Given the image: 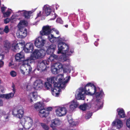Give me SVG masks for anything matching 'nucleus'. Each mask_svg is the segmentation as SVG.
<instances>
[{"label":"nucleus","instance_id":"1","mask_svg":"<svg viewBox=\"0 0 130 130\" xmlns=\"http://www.w3.org/2000/svg\"><path fill=\"white\" fill-rule=\"evenodd\" d=\"M85 92L87 94L92 95L95 94L96 99V101L99 102L102 97L104 96V93L102 89L100 92H96V88L94 85L91 83H89L85 86Z\"/></svg>","mask_w":130,"mask_h":130},{"label":"nucleus","instance_id":"2","mask_svg":"<svg viewBox=\"0 0 130 130\" xmlns=\"http://www.w3.org/2000/svg\"><path fill=\"white\" fill-rule=\"evenodd\" d=\"M58 54L62 53L66 55L71 56L74 52V48H71L69 50V47L68 45L62 42H59L58 45Z\"/></svg>","mask_w":130,"mask_h":130},{"label":"nucleus","instance_id":"3","mask_svg":"<svg viewBox=\"0 0 130 130\" xmlns=\"http://www.w3.org/2000/svg\"><path fill=\"white\" fill-rule=\"evenodd\" d=\"M33 57L31 56L25 60H23V64L21 67V72L24 75L29 74L32 71V68L28 64L29 62L30 63L31 61L34 60Z\"/></svg>","mask_w":130,"mask_h":130},{"label":"nucleus","instance_id":"4","mask_svg":"<svg viewBox=\"0 0 130 130\" xmlns=\"http://www.w3.org/2000/svg\"><path fill=\"white\" fill-rule=\"evenodd\" d=\"M4 49L8 51L11 48V50L14 52H18L20 48H22L23 43L22 42L11 44L10 42L8 40H5L3 42Z\"/></svg>","mask_w":130,"mask_h":130},{"label":"nucleus","instance_id":"5","mask_svg":"<svg viewBox=\"0 0 130 130\" xmlns=\"http://www.w3.org/2000/svg\"><path fill=\"white\" fill-rule=\"evenodd\" d=\"M35 107L36 109L39 111V115L41 118L46 117L49 114V111H52V108L50 107L46 109L44 108L43 104L40 102L37 103L35 105Z\"/></svg>","mask_w":130,"mask_h":130},{"label":"nucleus","instance_id":"6","mask_svg":"<svg viewBox=\"0 0 130 130\" xmlns=\"http://www.w3.org/2000/svg\"><path fill=\"white\" fill-rule=\"evenodd\" d=\"M56 79V77H52L47 78V81L45 82L44 86L46 89L50 90L52 88V84L54 83L55 80Z\"/></svg>","mask_w":130,"mask_h":130},{"label":"nucleus","instance_id":"7","mask_svg":"<svg viewBox=\"0 0 130 130\" xmlns=\"http://www.w3.org/2000/svg\"><path fill=\"white\" fill-rule=\"evenodd\" d=\"M45 42V40L43 39L42 36L39 37L35 40L34 44L37 48H41L44 46Z\"/></svg>","mask_w":130,"mask_h":130},{"label":"nucleus","instance_id":"8","mask_svg":"<svg viewBox=\"0 0 130 130\" xmlns=\"http://www.w3.org/2000/svg\"><path fill=\"white\" fill-rule=\"evenodd\" d=\"M47 62V61L45 60L39 61L38 63L37 70L42 72L47 70L46 65L48 64Z\"/></svg>","mask_w":130,"mask_h":130},{"label":"nucleus","instance_id":"9","mask_svg":"<svg viewBox=\"0 0 130 130\" xmlns=\"http://www.w3.org/2000/svg\"><path fill=\"white\" fill-rule=\"evenodd\" d=\"M24 113V110L22 107L18 110L13 109L12 111V115L20 119H21L23 117Z\"/></svg>","mask_w":130,"mask_h":130},{"label":"nucleus","instance_id":"10","mask_svg":"<svg viewBox=\"0 0 130 130\" xmlns=\"http://www.w3.org/2000/svg\"><path fill=\"white\" fill-rule=\"evenodd\" d=\"M55 112L57 116L61 117L66 114L67 110L64 107H59L56 109Z\"/></svg>","mask_w":130,"mask_h":130},{"label":"nucleus","instance_id":"11","mask_svg":"<svg viewBox=\"0 0 130 130\" xmlns=\"http://www.w3.org/2000/svg\"><path fill=\"white\" fill-rule=\"evenodd\" d=\"M51 31V29L49 26H43L42 28V30L40 31V34L41 35H47L50 34Z\"/></svg>","mask_w":130,"mask_h":130},{"label":"nucleus","instance_id":"12","mask_svg":"<svg viewBox=\"0 0 130 130\" xmlns=\"http://www.w3.org/2000/svg\"><path fill=\"white\" fill-rule=\"evenodd\" d=\"M19 32L18 36V37L20 38H24L26 37L27 35V29L25 27L19 28Z\"/></svg>","mask_w":130,"mask_h":130},{"label":"nucleus","instance_id":"13","mask_svg":"<svg viewBox=\"0 0 130 130\" xmlns=\"http://www.w3.org/2000/svg\"><path fill=\"white\" fill-rule=\"evenodd\" d=\"M24 49L26 53H32L34 50L33 44L31 43H27L24 47Z\"/></svg>","mask_w":130,"mask_h":130},{"label":"nucleus","instance_id":"14","mask_svg":"<svg viewBox=\"0 0 130 130\" xmlns=\"http://www.w3.org/2000/svg\"><path fill=\"white\" fill-rule=\"evenodd\" d=\"M43 85L42 81L40 79H37L34 83V88L35 90L40 89L42 88Z\"/></svg>","mask_w":130,"mask_h":130},{"label":"nucleus","instance_id":"15","mask_svg":"<svg viewBox=\"0 0 130 130\" xmlns=\"http://www.w3.org/2000/svg\"><path fill=\"white\" fill-rule=\"evenodd\" d=\"M16 61L18 62H20L23 61L24 58V54L22 52H20L19 53H17L15 56Z\"/></svg>","mask_w":130,"mask_h":130},{"label":"nucleus","instance_id":"16","mask_svg":"<svg viewBox=\"0 0 130 130\" xmlns=\"http://www.w3.org/2000/svg\"><path fill=\"white\" fill-rule=\"evenodd\" d=\"M56 46L55 44H52L48 46L47 50L46 52L48 54H54V53L56 49Z\"/></svg>","mask_w":130,"mask_h":130},{"label":"nucleus","instance_id":"17","mask_svg":"<svg viewBox=\"0 0 130 130\" xmlns=\"http://www.w3.org/2000/svg\"><path fill=\"white\" fill-rule=\"evenodd\" d=\"M70 76H68L66 78V80L63 82L62 79L60 78V83L59 86L60 87V88H64L66 86V84L70 80Z\"/></svg>","mask_w":130,"mask_h":130},{"label":"nucleus","instance_id":"18","mask_svg":"<svg viewBox=\"0 0 130 130\" xmlns=\"http://www.w3.org/2000/svg\"><path fill=\"white\" fill-rule=\"evenodd\" d=\"M52 123L51 125V127L53 128L54 130H56L57 129L55 127L59 125L60 124V121L58 119H55L52 120Z\"/></svg>","mask_w":130,"mask_h":130},{"label":"nucleus","instance_id":"19","mask_svg":"<svg viewBox=\"0 0 130 130\" xmlns=\"http://www.w3.org/2000/svg\"><path fill=\"white\" fill-rule=\"evenodd\" d=\"M51 89L52 94L55 96H58L61 91L60 89L58 88V87L57 88L54 87L53 88L52 87Z\"/></svg>","mask_w":130,"mask_h":130},{"label":"nucleus","instance_id":"20","mask_svg":"<svg viewBox=\"0 0 130 130\" xmlns=\"http://www.w3.org/2000/svg\"><path fill=\"white\" fill-rule=\"evenodd\" d=\"M117 111L120 118H124L125 117V114L124 110L122 108H118Z\"/></svg>","mask_w":130,"mask_h":130},{"label":"nucleus","instance_id":"21","mask_svg":"<svg viewBox=\"0 0 130 130\" xmlns=\"http://www.w3.org/2000/svg\"><path fill=\"white\" fill-rule=\"evenodd\" d=\"M78 105V103L76 102L73 100L71 102L70 108L71 110H73L77 108Z\"/></svg>","mask_w":130,"mask_h":130},{"label":"nucleus","instance_id":"22","mask_svg":"<svg viewBox=\"0 0 130 130\" xmlns=\"http://www.w3.org/2000/svg\"><path fill=\"white\" fill-rule=\"evenodd\" d=\"M59 38V36L58 37H54L53 35L51 34L50 36H48V38L50 41L52 43L56 42L57 40Z\"/></svg>","mask_w":130,"mask_h":130},{"label":"nucleus","instance_id":"23","mask_svg":"<svg viewBox=\"0 0 130 130\" xmlns=\"http://www.w3.org/2000/svg\"><path fill=\"white\" fill-rule=\"evenodd\" d=\"M44 10L46 14L45 16H47L49 15L51 12V9L49 7L45 6L44 7Z\"/></svg>","mask_w":130,"mask_h":130},{"label":"nucleus","instance_id":"24","mask_svg":"<svg viewBox=\"0 0 130 130\" xmlns=\"http://www.w3.org/2000/svg\"><path fill=\"white\" fill-rule=\"evenodd\" d=\"M27 22L25 20H21L18 25L19 28L22 27H25L24 26H26L27 25Z\"/></svg>","mask_w":130,"mask_h":130},{"label":"nucleus","instance_id":"25","mask_svg":"<svg viewBox=\"0 0 130 130\" xmlns=\"http://www.w3.org/2000/svg\"><path fill=\"white\" fill-rule=\"evenodd\" d=\"M51 71L52 73L55 74H58L59 71L54 64L51 67Z\"/></svg>","mask_w":130,"mask_h":130},{"label":"nucleus","instance_id":"26","mask_svg":"<svg viewBox=\"0 0 130 130\" xmlns=\"http://www.w3.org/2000/svg\"><path fill=\"white\" fill-rule=\"evenodd\" d=\"M32 13V12L30 11H25L23 13V16L26 19L29 18L31 14Z\"/></svg>","mask_w":130,"mask_h":130},{"label":"nucleus","instance_id":"27","mask_svg":"<svg viewBox=\"0 0 130 130\" xmlns=\"http://www.w3.org/2000/svg\"><path fill=\"white\" fill-rule=\"evenodd\" d=\"M39 55L40 58H43L45 55L46 52L43 49L39 50Z\"/></svg>","mask_w":130,"mask_h":130},{"label":"nucleus","instance_id":"28","mask_svg":"<svg viewBox=\"0 0 130 130\" xmlns=\"http://www.w3.org/2000/svg\"><path fill=\"white\" fill-rule=\"evenodd\" d=\"M50 55L48 59L51 61H53L54 60H57L58 58V56L54 54H50Z\"/></svg>","mask_w":130,"mask_h":130},{"label":"nucleus","instance_id":"29","mask_svg":"<svg viewBox=\"0 0 130 130\" xmlns=\"http://www.w3.org/2000/svg\"><path fill=\"white\" fill-rule=\"evenodd\" d=\"M39 50H35L32 53L33 57L37 59L40 58L39 55Z\"/></svg>","mask_w":130,"mask_h":130},{"label":"nucleus","instance_id":"30","mask_svg":"<svg viewBox=\"0 0 130 130\" xmlns=\"http://www.w3.org/2000/svg\"><path fill=\"white\" fill-rule=\"evenodd\" d=\"M88 106L87 104L86 103H84L82 105H80L79 107V108L82 110L85 111L86 110Z\"/></svg>","mask_w":130,"mask_h":130},{"label":"nucleus","instance_id":"31","mask_svg":"<svg viewBox=\"0 0 130 130\" xmlns=\"http://www.w3.org/2000/svg\"><path fill=\"white\" fill-rule=\"evenodd\" d=\"M54 64L57 68L59 71L60 69H62L63 68V66L60 62H56L54 63Z\"/></svg>","mask_w":130,"mask_h":130},{"label":"nucleus","instance_id":"32","mask_svg":"<svg viewBox=\"0 0 130 130\" xmlns=\"http://www.w3.org/2000/svg\"><path fill=\"white\" fill-rule=\"evenodd\" d=\"M85 94L84 93L83 94L82 92H79L77 94V96L78 98V99L79 100H84Z\"/></svg>","mask_w":130,"mask_h":130},{"label":"nucleus","instance_id":"33","mask_svg":"<svg viewBox=\"0 0 130 130\" xmlns=\"http://www.w3.org/2000/svg\"><path fill=\"white\" fill-rule=\"evenodd\" d=\"M14 93H10L8 94H6L5 99L8 100L11 99L14 96Z\"/></svg>","mask_w":130,"mask_h":130},{"label":"nucleus","instance_id":"34","mask_svg":"<svg viewBox=\"0 0 130 130\" xmlns=\"http://www.w3.org/2000/svg\"><path fill=\"white\" fill-rule=\"evenodd\" d=\"M117 126L120 128L121 127L123 126L122 122L119 119L117 120Z\"/></svg>","mask_w":130,"mask_h":130},{"label":"nucleus","instance_id":"35","mask_svg":"<svg viewBox=\"0 0 130 130\" xmlns=\"http://www.w3.org/2000/svg\"><path fill=\"white\" fill-rule=\"evenodd\" d=\"M56 79H57L56 78V80H55L54 83H52L54 84V87L56 88H57V87H58V88H60V87L59 86L60 83L59 78V79L58 82H55V81L56 80Z\"/></svg>","mask_w":130,"mask_h":130},{"label":"nucleus","instance_id":"36","mask_svg":"<svg viewBox=\"0 0 130 130\" xmlns=\"http://www.w3.org/2000/svg\"><path fill=\"white\" fill-rule=\"evenodd\" d=\"M32 96L33 98V100L35 101L37 100L38 98V93L36 92H34L32 93Z\"/></svg>","mask_w":130,"mask_h":130},{"label":"nucleus","instance_id":"37","mask_svg":"<svg viewBox=\"0 0 130 130\" xmlns=\"http://www.w3.org/2000/svg\"><path fill=\"white\" fill-rule=\"evenodd\" d=\"M41 125L43 129L45 130H48L49 127L46 124L43 123H41Z\"/></svg>","mask_w":130,"mask_h":130},{"label":"nucleus","instance_id":"38","mask_svg":"<svg viewBox=\"0 0 130 130\" xmlns=\"http://www.w3.org/2000/svg\"><path fill=\"white\" fill-rule=\"evenodd\" d=\"M126 125L127 127L130 129V118L128 119L126 122Z\"/></svg>","mask_w":130,"mask_h":130},{"label":"nucleus","instance_id":"39","mask_svg":"<svg viewBox=\"0 0 130 130\" xmlns=\"http://www.w3.org/2000/svg\"><path fill=\"white\" fill-rule=\"evenodd\" d=\"M92 115V113L91 112H88L86 115L85 118L86 119H89Z\"/></svg>","mask_w":130,"mask_h":130},{"label":"nucleus","instance_id":"40","mask_svg":"<svg viewBox=\"0 0 130 130\" xmlns=\"http://www.w3.org/2000/svg\"><path fill=\"white\" fill-rule=\"evenodd\" d=\"M10 12L8 11L4 13L3 14L4 17H9L10 15Z\"/></svg>","mask_w":130,"mask_h":130},{"label":"nucleus","instance_id":"41","mask_svg":"<svg viewBox=\"0 0 130 130\" xmlns=\"http://www.w3.org/2000/svg\"><path fill=\"white\" fill-rule=\"evenodd\" d=\"M10 74L11 76L13 77H15L17 75L16 72L13 71H11L10 72Z\"/></svg>","mask_w":130,"mask_h":130},{"label":"nucleus","instance_id":"42","mask_svg":"<svg viewBox=\"0 0 130 130\" xmlns=\"http://www.w3.org/2000/svg\"><path fill=\"white\" fill-rule=\"evenodd\" d=\"M4 31L6 33H7L9 31V29L8 26L7 25L5 26Z\"/></svg>","mask_w":130,"mask_h":130},{"label":"nucleus","instance_id":"43","mask_svg":"<svg viewBox=\"0 0 130 130\" xmlns=\"http://www.w3.org/2000/svg\"><path fill=\"white\" fill-rule=\"evenodd\" d=\"M56 21L57 22L61 24H62L63 23V22L62 20L59 18L57 19Z\"/></svg>","mask_w":130,"mask_h":130},{"label":"nucleus","instance_id":"44","mask_svg":"<svg viewBox=\"0 0 130 130\" xmlns=\"http://www.w3.org/2000/svg\"><path fill=\"white\" fill-rule=\"evenodd\" d=\"M10 21V20L8 18H7L5 19L4 20V23L5 24H7Z\"/></svg>","mask_w":130,"mask_h":130},{"label":"nucleus","instance_id":"45","mask_svg":"<svg viewBox=\"0 0 130 130\" xmlns=\"http://www.w3.org/2000/svg\"><path fill=\"white\" fill-rule=\"evenodd\" d=\"M27 118V120L29 121L28 122L29 123H30V124H31L32 123V120L30 117H28Z\"/></svg>","mask_w":130,"mask_h":130},{"label":"nucleus","instance_id":"46","mask_svg":"<svg viewBox=\"0 0 130 130\" xmlns=\"http://www.w3.org/2000/svg\"><path fill=\"white\" fill-rule=\"evenodd\" d=\"M4 55L3 54H0V61L4 59Z\"/></svg>","mask_w":130,"mask_h":130},{"label":"nucleus","instance_id":"47","mask_svg":"<svg viewBox=\"0 0 130 130\" xmlns=\"http://www.w3.org/2000/svg\"><path fill=\"white\" fill-rule=\"evenodd\" d=\"M84 92V93L85 94H87V92H86V93L85 92V87L84 88H82L81 89V92H82H82Z\"/></svg>","mask_w":130,"mask_h":130},{"label":"nucleus","instance_id":"48","mask_svg":"<svg viewBox=\"0 0 130 130\" xmlns=\"http://www.w3.org/2000/svg\"><path fill=\"white\" fill-rule=\"evenodd\" d=\"M4 117L6 121H8V120H7L9 118V116L8 115H5Z\"/></svg>","mask_w":130,"mask_h":130},{"label":"nucleus","instance_id":"49","mask_svg":"<svg viewBox=\"0 0 130 130\" xmlns=\"http://www.w3.org/2000/svg\"><path fill=\"white\" fill-rule=\"evenodd\" d=\"M6 94H1L0 95V98H5V99Z\"/></svg>","mask_w":130,"mask_h":130},{"label":"nucleus","instance_id":"50","mask_svg":"<svg viewBox=\"0 0 130 130\" xmlns=\"http://www.w3.org/2000/svg\"><path fill=\"white\" fill-rule=\"evenodd\" d=\"M6 9L5 8V7H2L1 8V11L3 13H4V12L5 10Z\"/></svg>","mask_w":130,"mask_h":130},{"label":"nucleus","instance_id":"51","mask_svg":"<svg viewBox=\"0 0 130 130\" xmlns=\"http://www.w3.org/2000/svg\"><path fill=\"white\" fill-rule=\"evenodd\" d=\"M4 64V62L2 60L0 61V67H2Z\"/></svg>","mask_w":130,"mask_h":130},{"label":"nucleus","instance_id":"52","mask_svg":"<svg viewBox=\"0 0 130 130\" xmlns=\"http://www.w3.org/2000/svg\"><path fill=\"white\" fill-rule=\"evenodd\" d=\"M12 87L13 88V92L14 93L15 91V86L14 85H12Z\"/></svg>","mask_w":130,"mask_h":130},{"label":"nucleus","instance_id":"53","mask_svg":"<svg viewBox=\"0 0 130 130\" xmlns=\"http://www.w3.org/2000/svg\"><path fill=\"white\" fill-rule=\"evenodd\" d=\"M41 11H40L39 13L37 14V17H39L41 16Z\"/></svg>","mask_w":130,"mask_h":130},{"label":"nucleus","instance_id":"54","mask_svg":"<svg viewBox=\"0 0 130 130\" xmlns=\"http://www.w3.org/2000/svg\"><path fill=\"white\" fill-rule=\"evenodd\" d=\"M3 101L2 100H1L0 101V106H2L3 105Z\"/></svg>","mask_w":130,"mask_h":130},{"label":"nucleus","instance_id":"55","mask_svg":"<svg viewBox=\"0 0 130 130\" xmlns=\"http://www.w3.org/2000/svg\"><path fill=\"white\" fill-rule=\"evenodd\" d=\"M117 123V120L116 121H113L112 123L113 125H115Z\"/></svg>","mask_w":130,"mask_h":130},{"label":"nucleus","instance_id":"56","mask_svg":"<svg viewBox=\"0 0 130 130\" xmlns=\"http://www.w3.org/2000/svg\"><path fill=\"white\" fill-rule=\"evenodd\" d=\"M56 34L57 35H58L59 34V32L58 30L56 31Z\"/></svg>","mask_w":130,"mask_h":130},{"label":"nucleus","instance_id":"57","mask_svg":"<svg viewBox=\"0 0 130 130\" xmlns=\"http://www.w3.org/2000/svg\"><path fill=\"white\" fill-rule=\"evenodd\" d=\"M9 66H10L12 65V64L10 62L9 64Z\"/></svg>","mask_w":130,"mask_h":130},{"label":"nucleus","instance_id":"58","mask_svg":"<svg viewBox=\"0 0 130 130\" xmlns=\"http://www.w3.org/2000/svg\"><path fill=\"white\" fill-rule=\"evenodd\" d=\"M32 101H33V100H32V99H30V102H31V103L32 102Z\"/></svg>","mask_w":130,"mask_h":130},{"label":"nucleus","instance_id":"59","mask_svg":"<svg viewBox=\"0 0 130 130\" xmlns=\"http://www.w3.org/2000/svg\"><path fill=\"white\" fill-rule=\"evenodd\" d=\"M103 105H101L100 106V107H99V108H102L103 107Z\"/></svg>","mask_w":130,"mask_h":130},{"label":"nucleus","instance_id":"60","mask_svg":"<svg viewBox=\"0 0 130 130\" xmlns=\"http://www.w3.org/2000/svg\"><path fill=\"white\" fill-rule=\"evenodd\" d=\"M65 27H66V28H67L68 26V25L67 24L66 25H65Z\"/></svg>","mask_w":130,"mask_h":130},{"label":"nucleus","instance_id":"61","mask_svg":"<svg viewBox=\"0 0 130 130\" xmlns=\"http://www.w3.org/2000/svg\"><path fill=\"white\" fill-rule=\"evenodd\" d=\"M18 130H23V128H20L18 129Z\"/></svg>","mask_w":130,"mask_h":130},{"label":"nucleus","instance_id":"62","mask_svg":"<svg viewBox=\"0 0 130 130\" xmlns=\"http://www.w3.org/2000/svg\"><path fill=\"white\" fill-rule=\"evenodd\" d=\"M22 120H24V119H23L22 120H21V121H20V123L22 124V125L23 123H22V122H21V121H22Z\"/></svg>","mask_w":130,"mask_h":130},{"label":"nucleus","instance_id":"63","mask_svg":"<svg viewBox=\"0 0 130 130\" xmlns=\"http://www.w3.org/2000/svg\"><path fill=\"white\" fill-rule=\"evenodd\" d=\"M54 16H55V17L54 18V19H55L56 18V16H55V15Z\"/></svg>","mask_w":130,"mask_h":130},{"label":"nucleus","instance_id":"64","mask_svg":"<svg viewBox=\"0 0 130 130\" xmlns=\"http://www.w3.org/2000/svg\"><path fill=\"white\" fill-rule=\"evenodd\" d=\"M85 16L84 17V19H85Z\"/></svg>","mask_w":130,"mask_h":130}]
</instances>
